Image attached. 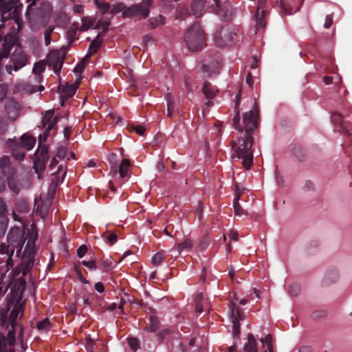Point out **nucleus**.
Segmentation results:
<instances>
[{"instance_id":"obj_1","label":"nucleus","mask_w":352,"mask_h":352,"mask_svg":"<svg viewBox=\"0 0 352 352\" xmlns=\"http://www.w3.org/2000/svg\"><path fill=\"white\" fill-rule=\"evenodd\" d=\"M233 127L239 131V135L231 142L233 151L232 157L242 160V164L246 170H249L253 162V151L252 146L254 138L251 134L243 133V129L240 124V112L236 111L232 120Z\"/></svg>"},{"instance_id":"obj_2","label":"nucleus","mask_w":352,"mask_h":352,"mask_svg":"<svg viewBox=\"0 0 352 352\" xmlns=\"http://www.w3.org/2000/svg\"><path fill=\"white\" fill-rule=\"evenodd\" d=\"M24 242L23 232L18 228H13L8 234L6 240L0 243V255L6 258L8 267H12L19 258Z\"/></svg>"},{"instance_id":"obj_3","label":"nucleus","mask_w":352,"mask_h":352,"mask_svg":"<svg viewBox=\"0 0 352 352\" xmlns=\"http://www.w3.org/2000/svg\"><path fill=\"white\" fill-rule=\"evenodd\" d=\"M184 41L186 47L192 52L202 50L206 45V34L199 23H194L186 31Z\"/></svg>"},{"instance_id":"obj_4","label":"nucleus","mask_w":352,"mask_h":352,"mask_svg":"<svg viewBox=\"0 0 352 352\" xmlns=\"http://www.w3.org/2000/svg\"><path fill=\"white\" fill-rule=\"evenodd\" d=\"M29 234L30 239H28L21 256V267L23 270V275L33 266L34 262V255L36 252L34 243L37 239L38 233L34 228H32Z\"/></svg>"},{"instance_id":"obj_5","label":"nucleus","mask_w":352,"mask_h":352,"mask_svg":"<svg viewBox=\"0 0 352 352\" xmlns=\"http://www.w3.org/2000/svg\"><path fill=\"white\" fill-rule=\"evenodd\" d=\"M152 3L153 0H142L138 4L127 7L122 13L123 16L131 18L140 15L144 19L147 18L150 12V8L152 6Z\"/></svg>"},{"instance_id":"obj_6","label":"nucleus","mask_w":352,"mask_h":352,"mask_svg":"<svg viewBox=\"0 0 352 352\" xmlns=\"http://www.w3.org/2000/svg\"><path fill=\"white\" fill-rule=\"evenodd\" d=\"M19 314H22L21 305L14 307L10 313V319L11 321L12 329L8 331L7 337L6 338L3 335L0 334V336L3 337L5 339V344L7 349H12L14 351L12 347L15 344L14 327L17 325L16 320Z\"/></svg>"},{"instance_id":"obj_7","label":"nucleus","mask_w":352,"mask_h":352,"mask_svg":"<svg viewBox=\"0 0 352 352\" xmlns=\"http://www.w3.org/2000/svg\"><path fill=\"white\" fill-rule=\"evenodd\" d=\"M258 107L254 103V108L243 114V133L251 134L257 128Z\"/></svg>"},{"instance_id":"obj_8","label":"nucleus","mask_w":352,"mask_h":352,"mask_svg":"<svg viewBox=\"0 0 352 352\" xmlns=\"http://www.w3.org/2000/svg\"><path fill=\"white\" fill-rule=\"evenodd\" d=\"M39 143V148L34 153V168L37 173L45 168V164L50 157L48 146Z\"/></svg>"},{"instance_id":"obj_9","label":"nucleus","mask_w":352,"mask_h":352,"mask_svg":"<svg viewBox=\"0 0 352 352\" xmlns=\"http://www.w3.org/2000/svg\"><path fill=\"white\" fill-rule=\"evenodd\" d=\"M12 64L6 66V69L8 74H11L12 69L17 71L25 65L28 58L26 54L21 50H15L12 56Z\"/></svg>"},{"instance_id":"obj_10","label":"nucleus","mask_w":352,"mask_h":352,"mask_svg":"<svg viewBox=\"0 0 352 352\" xmlns=\"http://www.w3.org/2000/svg\"><path fill=\"white\" fill-rule=\"evenodd\" d=\"M230 317L233 324V332L236 336L240 334V324L239 321L243 318V314L241 309L236 307V304L230 302L229 305Z\"/></svg>"},{"instance_id":"obj_11","label":"nucleus","mask_w":352,"mask_h":352,"mask_svg":"<svg viewBox=\"0 0 352 352\" xmlns=\"http://www.w3.org/2000/svg\"><path fill=\"white\" fill-rule=\"evenodd\" d=\"M235 36L236 33L230 30H222L215 35L214 41L220 47L230 46Z\"/></svg>"},{"instance_id":"obj_12","label":"nucleus","mask_w":352,"mask_h":352,"mask_svg":"<svg viewBox=\"0 0 352 352\" xmlns=\"http://www.w3.org/2000/svg\"><path fill=\"white\" fill-rule=\"evenodd\" d=\"M65 54L61 51L52 50L47 56L48 65L52 67L54 72L58 73L62 68Z\"/></svg>"},{"instance_id":"obj_13","label":"nucleus","mask_w":352,"mask_h":352,"mask_svg":"<svg viewBox=\"0 0 352 352\" xmlns=\"http://www.w3.org/2000/svg\"><path fill=\"white\" fill-rule=\"evenodd\" d=\"M21 105L14 99L9 100L5 104V110L8 119L11 121H15L19 116Z\"/></svg>"},{"instance_id":"obj_14","label":"nucleus","mask_w":352,"mask_h":352,"mask_svg":"<svg viewBox=\"0 0 352 352\" xmlns=\"http://www.w3.org/2000/svg\"><path fill=\"white\" fill-rule=\"evenodd\" d=\"M36 140L28 135H23L21 138V145L14 142V140H10L8 144L12 150H17L20 146L25 148L27 150H30L34 146Z\"/></svg>"},{"instance_id":"obj_15","label":"nucleus","mask_w":352,"mask_h":352,"mask_svg":"<svg viewBox=\"0 0 352 352\" xmlns=\"http://www.w3.org/2000/svg\"><path fill=\"white\" fill-rule=\"evenodd\" d=\"M0 170H1L2 175L4 176L16 173V168L11 166L10 159L7 155H4L0 158Z\"/></svg>"},{"instance_id":"obj_16","label":"nucleus","mask_w":352,"mask_h":352,"mask_svg":"<svg viewBox=\"0 0 352 352\" xmlns=\"http://www.w3.org/2000/svg\"><path fill=\"white\" fill-rule=\"evenodd\" d=\"M206 0H192L190 5V10L192 14L199 18L205 12Z\"/></svg>"},{"instance_id":"obj_17","label":"nucleus","mask_w":352,"mask_h":352,"mask_svg":"<svg viewBox=\"0 0 352 352\" xmlns=\"http://www.w3.org/2000/svg\"><path fill=\"white\" fill-rule=\"evenodd\" d=\"M243 352H258L257 343L254 336L252 333H248L247 342L243 344Z\"/></svg>"},{"instance_id":"obj_18","label":"nucleus","mask_w":352,"mask_h":352,"mask_svg":"<svg viewBox=\"0 0 352 352\" xmlns=\"http://www.w3.org/2000/svg\"><path fill=\"white\" fill-rule=\"evenodd\" d=\"M202 69L204 72L208 74V76H211L212 74H219V63L217 60L210 61L207 64H204Z\"/></svg>"},{"instance_id":"obj_19","label":"nucleus","mask_w":352,"mask_h":352,"mask_svg":"<svg viewBox=\"0 0 352 352\" xmlns=\"http://www.w3.org/2000/svg\"><path fill=\"white\" fill-rule=\"evenodd\" d=\"M202 93L207 99L210 100L216 96L218 93V90L214 89L210 82L205 81L202 88Z\"/></svg>"},{"instance_id":"obj_20","label":"nucleus","mask_w":352,"mask_h":352,"mask_svg":"<svg viewBox=\"0 0 352 352\" xmlns=\"http://www.w3.org/2000/svg\"><path fill=\"white\" fill-rule=\"evenodd\" d=\"M16 173L8 175L7 176V184L9 188L15 194L19 193L20 190L19 184L16 176Z\"/></svg>"},{"instance_id":"obj_21","label":"nucleus","mask_w":352,"mask_h":352,"mask_svg":"<svg viewBox=\"0 0 352 352\" xmlns=\"http://www.w3.org/2000/svg\"><path fill=\"white\" fill-rule=\"evenodd\" d=\"M53 198H51L49 197L48 199H45L41 206H38L37 208L36 212L38 213L41 215V217L42 219H45L48 213V210L52 205V199Z\"/></svg>"},{"instance_id":"obj_22","label":"nucleus","mask_w":352,"mask_h":352,"mask_svg":"<svg viewBox=\"0 0 352 352\" xmlns=\"http://www.w3.org/2000/svg\"><path fill=\"white\" fill-rule=\"evenodd\" d=\"M221 7H217L219 8V14L225 18L232 16V10L230 3L226 1L223 3L221 2Z\"/></svg>"},{"instance_id":"obj_23","label":"nucleus","mask_w":352,"mask_h":352,"mask_svg":"<svg viewBox=\"0 0 352 352\" xmlns=\"http://www.w3.org/2000/svg\"><path fill=\"white\" fill-rule=\"evenodd\" d=\"M52 118L53 119L51 120L50 123L47 126V128L45 129V131L43 135H40L38 137V143L41 144L46 141V140L49 135V133H50V130L52 129L54 127V126L57 124L58 120V117L56 116Z\"/></svg>"},{"instance_id":"obj_24","label":"nucleus","mask_w":352,"mask_h":352,"mask_svg":"<svg viewBox=\"0 0 352 352\" xmlns=\"http://www.w3.org/2000/svg\"><path fill=\"white\" fill-rule=\"evenodd\" d=\"M193 247V242L190 239H186L184 241L176 245L179 253L184 250H190Z\"/></svg>"},{"instance_id":"obj_25","label":"nucleus","mask_w":352,"mask_h":352,"mask_svg":"<svg viewBox=\"0 0 352 352\" xmlns=\"http://www.w3.org/2000/svg\"><path fill=\"white\" fill-rule=\"evenodd\" d=\"M265 15V11L262 10L261 14L259 13V8H256V29L263 28L265 26L266 22L264 20Z\"/></svg>"},{"instance_id":"obj_26","label":"nucleus","mask_w":352,"mask_h":352,"mask_svg":"<svg viewBox=\"0 0 352 352\" xmlns=\"http://www.w3.org/2000/svg\"><path fill=\"white\" fill-rule=\"evenodd\" d=\"M165 19L162 15H157L156 16L151 17L148 20L149 26L151 28H155L160 25H162L164 23Z\"/></svg>"},{"instance_id":"obj_27","label":"nucleus","mask_w":352,"mask_h":352,"mask_svg":"<svg viewBox=\"0 0 352 352\" xmlns=\"http://www.w3.org/2000/svg\"><path fill=\"white\" fill-rule=\"evenodd\" d=\"M8 214V208L5 199L0 197V219L3 221L7 220V215Z\"/></svg>"},{"instance_id":"obj_28","label":"nucleus","mask_w":352,"mask_h":352,"mask_svg":"<svg viewBox=\"0 0 352 352\" xmlns=\"http://www.w3.org/2000/svg\"><path fill=\"white\" fill-rule=\"evenodd\" d=\"M160 327V322L155 316L150 317V324L145 328L147 331L154 332Z\"/></svg>"},{"instance_id":"obj_29","label":"nucleus","mask_w":352,"mask_h":352,"mask_svg":"<svg viewBox=\"0 0 352 352\" xmlns=\"http://www.w3.org/2000/svg\"><path fill=\"white\" fill-rule=\"evenodd\" d=\"M130 164V161L127 159H124L121 162L119 166V173L121 177H124L126 175Z\"/></svg>"},{"instance_id":"obj_30","label":"nucleus","mask_w":352,"mask_h":352,"mask_svg":"<svg viewBox=\"0 0 352 352\" xmlns=\"http://www.w3.org/2000/svg\"><path fill=\"white\" fill-rule=\"evenodd\" d=\"M54 114V110H48L45 113V115L42 119L41 126L43 128H47V126L50 123Z\"/></svg>"},{"instance_id":"obj_31","label":"nucleus","mask_w":352,"mask_h":352,"mask_svg":"<svg viewBox=\"0 0 352 352\" xmlns=\"http://www.w3.org/2000/svg\"><path fill=\"white\" fill-rule=\"evenodd\" d=\"M76 91V85H67L63 89V97L69 98L73 96Z\"/></svg>"},{"instance_id":"obj_32","label":"nucleus","mask_w":352,"mask_h":352,"mask_svg":"<svg viewBox=\"0 0 352 352\" xmlns=\"http://www.w3.org/2000/svg\"><path fill=\"white\" fill-rule=\"evenodd\" d=\"M16 38L14 34H9L5 36L3 39V45L12 47L13 45L16 43Z\"/></svg>"},{"instance_id":"obj_33","label":"nucleus","mask_w":352,"mask_h":352,"mask_svg":"<svg viewBox=\"0 0 352 352\" xmlns=\"http://www.w3.org/2000/svg\"><path fill=\"white\" fill-rule=\"evenodd\" d=\"M164 258V252L162 251L158 252L152 257L151 263L155 266H158L162 263Z\"/></svg>"},{"instance_id":"obj_34","label":"nucleus","mask_w":352,"mask_h":352,"mask_svg":"<svg viewBox=\"0 0 352 352\" xmlns=\"http://www.w3.org/2000/svg\"><path fill=\"white\" fill-rule=\"evenodd\" d=\"M99 36H100V34H98L96 38L94 39V41H92V42L91 43L89 47L90 54L95 53L97 51V50L98 49V47L100 45V43H101V41H100L98 39Z\"/></svg>"},{"instance_id":"obj_35","label":"nucleus","mask_w":352,"mask_h":352,"mask_svg":"<svg viewBox=\"0 0 352 352\" xmlns=\"http://www.w3.org/2000/svg\"><path fill=\"white\" fill-rule=\"evenodd\" d=\"M58 183V180L57 178L52 179L48 190V196L50 197L51 198H53L55 194Z\"/></svg>"},{"instance_id":"obj_36","label":"nucleus","mask_w":352,"mask_h":352,"mask_svg":"<svg viewBox=\"0 0 352 352\" xmlns=\"http://www.w3.org/2000/svg\"><path fill=\"white\" fill-rule=\"evenodd\" d=\"M37 329L40 331H46L48 330L50 327V322L48 318H45L42 321H40L37 323Z\"/></svg>"},{"instance_id":"obj_37","label":"nucleus","mask_w":352,"mask_h":352,"mask_svg":"<svg viewBox=\"0 0 352 352\" xmlns=\"http://www.w3.org/2000/svg\"><path fill=\"white\" fill-rule=\"evenodd\" d=\"M126 8L125 5L122 3H118L115 5H113L110 8V13L111 14H116L121 11H124V10Z\"/></svg>"},{"instance_id":"obj_38","label":"nucleus","mask_w":352,"mask_h":352,"mask_svg":"<svg viewBox=\"0 0 352 352\" xmlns=\"http://www.w3.org/2000/svg\"><path fill=\"white\" fill-rule=\"evenodd\" d=\"M95 3L102 14H104L108 11L110 12L111 6L109 3H104L100 0H95Z\"/></svg>"},{"instance_id":"obj_39","label":"nucleus","mask_w":352,"mask_h":352,"mask_svg":"<svg viewBox=\"0 0 352 352\" xmlns=\"http://www.w3.org/2000/svg\"><path fill=\"white\" fill-rule=\"evenodd\" d=\"M87 56H85L81 60L80 62L76 66V67L74 68V72L75 73H82L85 69V65L87 63Z\"/></svg>"},{"instance_id":"obj_40","label":"nucleus","mask_w":352,"mask_h":352,"mask_svg":"<svg viewBox=\"0 0 352 352\" xmlns=\"http://www.w3.org/2000/svg\"><path fill=\"white\" fill-rule=\"evenodd\" d=\"M188 16V12L186 8H181L177 11L175 18L179 21L185 20Z\"/></svg>"},{"instance_id":"obj_41","label":"nucleus","mask_w":352,"mask_h":352,"mask_svg":"<svg viewBox=\"0 0 352 352\" xmlns=\"http://www.w3.org/2000/svg\"><path fill=\"white\" fill-rule=\"evenodd\" d=\"M210 243V239L207 235H206L204 237H203L201 239V241L199 243L198 246L201 250H206L209 246Z\"/></svg>"},{"instance_id":"obj_42","label":"nucleus","mask_w":352,"mask_h":352,"mask_svg":"<svg viewBox=\"0 0 352 352\" xmlns=\"http://www.w3.org/2000/svg\"><path fill=\"white\" fill-rule=\"evenodd\" d=\"M175 108V100L173 98H170L167 104V116L169 118L173 117V111Z\"/></svg>"},{"instance_id":"obj_43","label":"nucleus","mask_w":352,"mask_h":352,"mask_svg":"<svg viewBox=\"0 0 352 352\" xmlns=\"http://www.w3.org/2000/svg\"><path fill=\"white\" fill-rule=\"evenodd\" d=\"M110 25V21H102V20H100L96 25L95 26V29H100V28H102L103 29V32H105L107 31L108 30V27L109 25Z\"/></svg>"},{"instance_id":"obj_44","label":"nucleus","mask_w":352,"mask_h":352,"mask_svg":"<svg viewBox=\"0 0 352 352\" xmlns=\"http://www.w3.org/2000/svg\"><path fill=\"white\" fill-rule=\"evenodd\" d=\"M54 30V26H49L44 32V38L46 45L50 43V35Z\"/></svg>"},{"instance_id":"obj_45","label":"nucleus","mask_w":352,"mask_h":352,"mask_svg":"<svg viewBox=\"0 0 352 352\" xmlns=\"http://www.w3.org/2000/svg\"><path fill=\"white\" fill-rule=\"evenodd\" d=\"M128 342L130 348L133 351H136L139 348V340L135 338H129Z\"/></svg>"},{"instance_id":"obj_46","label":"nucleus","mask_w":352,"mask_h":352,"mask_svg":"<svg viewBox=\"0 0 352 352\" xmlns=\"http://www.w3.org/2000/svg\"><path fill=\"white\" fill-rule=\"evenodd\" d=\"M300 287L298 285L293 284L289 288V294L293 296H297L300 294Z\"/></svg>"},{"instance_id":"obj_47","label":"nucleus","mask_w":352,"mask_h":352,"mask_svg":"<svg viewBox=\"0 0 352 352\" xmlns=\"http://www.w3.org/2000/svg\"><path fill=\"white\" fill-rule=\"evenodd\" d=\"M77 28L76 27H71L67 31V38L69 40V44L74 40L75 35L76 34Z\"/></svg>"},{"instance_id":"obj_48","label":"nucleus","mask_w":352,"mask_h":352,"mask_svg":"<svg viewBox=\"0 0 352 352\" xmlns=\"http://www.w3.org/2000/svg\"><path fill=\"white\" fill-rule=\"evenodd\" d=\"M234 210L236 215L239 216L243 212V209L238 200H234Z\"/></svg>"},{"instance_id":"obj_49","label":"nucleus","mask_w":352,"mask_h":352,"mask_svg":"<svg viewBox=\"0 0 352 352\" xmlns=\"http://www.w3.org/2000/svg\"><path fill=\"white\" fill-rule=\"evenodd\" d=\"M116 157V155L115 153H111L109 156V162L113 164V166L111 167V170L113 173V174H116V173H117L116 162H115Z\"/></svg>"},{"instance_id":"obj_50","label":"nucleus","mask_w":352,"mask_h":352,"mask_svg":"<svg viewBox=\"0 0 352 352\" xmlns=\"http://www.w3.org/2000/svg\"><path fill=\"white\" fill-rule=\"evenodd\" d=\"M0 352H14L12 349H6L5 339L2 336H0Z\"/></svg>"},{"instance_id":"obj_51","label":"nucleus","mask_w":352,"mask_h":352,"mask_svg":"<svg viewBox=\"0 0 352 352\" xmlns=\"http://www.w3.org/2000/svg\"><path fill=\"white\" fill-rule=\"evenodd\" d=\"M8 92V86L6 85H0V101H2L6 96Z\"/></svg>"},{"instance_id":"obj_52","label":"nucleus","mask_w":352,"mask_h":352,"mask_svg":"<svg viewBox=\"0 0 352 352\" xmlns=\"http://www.w3.org/2000/svg\"><path fill=\"white\" fill-rule=\"evenodd\" d=\"M94 340L90 338H86V349L88 351L91 352L94 346Z\"/></svg>"},{"instance_id":"obj_53","label":"nucleus","mask_w":352,"mask_h":352,"mask_svg":"<svg viewBox=\"0 0 352 352\" xmlns=\"http://www.w3.org/2000/svg\"><path fill=\"white\" fill-rule=\"evenodd\" d=\"M272 337L270 334L267 335L265 338L260 339L261 342H262V343L265 342L266 346H269V347H270V345H272Z\"/></svg>"},{"instance_id":"obj_54","label":"nucleus","mask_w":352,"mask_h":352,"mask_svg":"<svg viewBox=\"0 0 352 352\" xmlns=\"http://www.w3.org/2000/svg\"><path fill=\"white\" fill-rule=\"evenodd\" d=\"M87 248L85 245L80 246L77 250V255L78 257L82 258L87 252Z\"/></svg>"},{"instance_id":"obj_55","label":"nucleus","mask_w":352,"mask_h":352,"mask_svg":"<svg viewBox=\"0 0 352 352\" xmlns=\"http://www.w3.org/2000/svg\"><path fill=\"white\" fill-rule=\"evenodd\" d=\"M243 190H244L243 188V189L240 188L239 184H236V186H235V197H234V200L239 201L241 195L242 194Z\"/></svg>"},{"instance_id":"obj_56","label":"nucleus","mask_w":352,"mask_h":352,"mask_svg":"<svg viewBox=\"0 0 352 352\" xmlns=\"http://www.w3.org/2000/svg\"><path fill=\"white\" fill-rule=\"evenodd\" d=\"M66 148L63 146H60L58 148L56 157H58V158H64L66 155Z\"/></svg>"},{"instance_id":"obj_57","label":"nucleus","mask_w":352,"mask_h":352,"mask_svg":"<svg viewBox=\"0 0 352 352\" xmlns=\"http://www.w3.org/2000/svg\"><path fill=\"white\" fill-rule=\"evenodd\" d=\"M133 129L139 135H142L145 132V128L141 125L133 126Z\"/></svg>"},{"instance_id":"obj_58","label":"nucleus","mask_w":352,"mask_h":352,"mask_svg":"<svg viewBox=\"0 0 352 352\" xmlns=\"http://www.w3.org/2000/svg\"><path fill=\"white\" fill-rule=\"evenodd\" d=\"M91 25H92L91 21H89L87 23L85 20H83L82 25L80 28V31L83 32V31L88 30L91 26Z\"/></svg>"},{"instance_id":"obj_59","label":"nucleus","mask_w":352,"mask_h":352,"mask_svg":"<svg viewBox=\"0 0 352 352\" xmlns=\"http://www.w3.org/2000/svg\"><path fill=\"white\" fill-rule=\"evenodd\" d=\"M44 67H45V64L43 63H38L35 65L34 67V72H41L44 70Z\"/></svg>"},{"instance_id":"obj_60","label":"nucleus","mask_w":352,"mask_h":352,"mask_svg":"<svg viewBox=\"0 0 352 352\" xmlns=\"http://www.w3.org/2000/svg\"><path fill=\"white\" fill-rule=\"evenodd\" d=\"M82 265L87 267L89 269H96V264L94 261H82Z\"/></svg>"},{"instance_id":"obj_61","label":"nucleus","mask_w":352,"mask_h":352,"mask_svg":"<svg viewBox=\"0 0 352 352\" xmlns=\"http://www.w3.org/2000/svg\"><path fill=\"white\" fill-rule=\"evenodd\" d=\"M229 236L231 239H232L234 241H237L239 240V234L237 231L234 230H231L229 233Z\"/></svg>"},{"instance_id":"obj_62","label":"nucleus","mask_w":352,"mask_h":352,"mask_svg":"<svg viewBox=\"0 0 352 352\" xmlns=\"http://www.w3.org/2000/svg\"><path fill=\"white\" fill-rule=\"evenodd\" d=\"M83 6L80 4H75L73 6V11L75 13L81 14L83 12Z\"/></svg>"},{"instance_id":"obj_63","label":"nucleus","mask_w":352,"mask_h":352,"mask_svg":"<svg viewBox=\"0 0 352 352\" xmlns=\"http://www.w3.org/2000/svg\"><path fill=\"white\" fill-rule=\"evenodd\" d=\"M107 239L111 245L115 243L117 241V235L114 233L111 234L108 236Z\"/></svg>"},{"instance_id":"obj_64","label":"nucleus","mask_w":352,"mask_h":352,"mask_svg":"<svg viewBox=\"0 0 352 352\" xmlns=\"http://www.w3.org/2000/svg\"><path fill=\"white\" fill-rule=\"evenodd\" d=\"M197 213L198 214L199 219H201V215L203 212V204L201 201H199L197 208L196 209Z\"/></svg>"}]
</instances>
